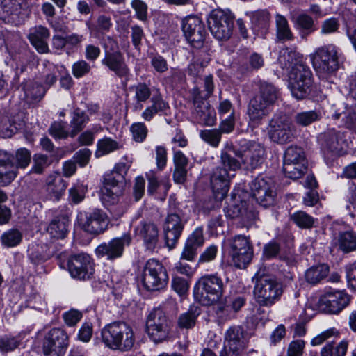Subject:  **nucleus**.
<instances>
[{
	"instance_id": "1",
	"label": "nucleus",
	"mask_w": 356,
	"mask_h": 356,
	"mask_svg": "<svg viewBox=\"0 0 356 356\" xmlns=\"http://www.w3.org/2000/svg\"><path fill=\"white\" fill-rule=\"evenodd\" d=\"M277 90L271 83L261 82L258 92L250 100L247 114L250 123L258 126L267 117L277 99Z\"/></svg>"
},
{
	"instance_id": "2",
	"label": "nucleus",
	"mask_w": 356,
	"mask_h": 356,
	"mask_svg": "<svg viewBox=\"0 0 356 356\" xmlns=\"http://www.w3.org/2000/svg\"><path fill=\"white\" fill-rule=\"evenodd\" d=\"M220 166L216 167L212 172L210 181L214 195L218 200L224 199L229 189V183L235 172L240 169L241 161L234 158L227 151L222 149L220 153Z\"/></svg>"
},
{
	"instance_id": "3",
	"label": "nucleus",
	"mask_w": 356,
	"mask_h": 356,
	"mask_svg": "<svg viewBox=\"0 0 356 356\" xmlns=\"http://www.w3.org/2000/svg\"><path fill=\"white\" fill-rule=\"evenodd\" d=\"M102 339L108 348L121 351L130 350L135 343L133 328L123 321H116L105 326L102 330Z\"/></svg>"
},
{
	"instance_id": "4",
	"label": "nucleus",
	"mask_w": 356,
	"mask_h": 356,
	"mask_svg": "<svg viewBox=\"0 0 356 356\" xmlns=\"http://www.w3.org/2000/svg\"><path fill=\"white\" fill-rule=\"evenodd\" d=\"M339 49L332 44L320 47L309 55L316 73L325 79L335 75L339 70Z\"/></svg>"
},
{
	"instance_id": "5",
	"label": "nucleus",
	"mask_w": 356,
	"mask_h": 356,
	"mask_svg": "<svg viewBox=\"0 0 356 356\" xmlns=\"http://www.w3.org/2000/svg\"><path fill=\"white\" fill-rule=\"evenodd\" d=\"M128 168L124 163H119L111 174L104 176L101 199L105 205H114L119 202L125 187L123 174Z\"/></svg>"
},
{
	"instance_id": "6",
	"label": "nucleus",
	"mask_w": 356,
	"mask_h": 356,
	"mask_svg": "<svg viewBox=\"0 0 356 356\" xmlns=\"http://www.w3.org/2000/svg\"><path fill=\"white\" fill-rule=\"evenodd\" d=\"M224 293V282L217 274L202 276L194 289L195 299L204 305L217 302Z\"/></svg>"
},
{
	"instance_id": "7",
	"label": "nucleus",
	"mask_w": 356,
	"mask_h": 356,
	"mask_svg": "<svg viewBox=\"0 0 356 356\" xmlns=\"http://www.w3.org/2000/svg\"><path fill=\"white\" fill-rule=\"evenodd\" d=\"M172 324L162 309L156 308L148 314L146 318V332L154 343H162L170 337Z\"/></svg>"
},
{
	"instance_id": "8",
	"label": "nucleus",
	"mask_w": 356,
	"mask_h": 356,
	"mask_svg": "<svg viewBox=\"0 0 356 356\" xmlns=\"http://www.w3.org/2000/svg\"><path fill=\"white\" fill-rule=\"evenodd\" d=\"M225 243L233 264L238 268H245L253 257V245L250 237L235 235Z\"/></svg>"
},
{
	"instance_id": "9",
	"label": "nucleus",
	"mask_w": 356,
	"mask_h": 356,
	"mask_svg": "<svg viewBox=\"0 0 356 356\" xmlns=\"http://www.w3.org/2000/svg\"><path fill=\"white\" fill-rule=\"evenodd\" d=\"M253 293L259 305L270 307L280 298L282 289L281 284L274 278L261 276L257 278Z\"/></svg>"
},
{
	"instance_id": "10",
	"label": "nucleus",
	"mask_w": 356,
	"mask_h": 356,
	"mask_svg": "<svg viewBox=\"0 0 356 356\" xmlns=\"http://www.w3.org/2000/svg\"><path fill=\"white\" fill-rule=\"evenodd\" d=\"M291 90L298 99L305 98L313 85L312 73L304 63L299 64L290 71Z\"/></svg>"
},
{
	"instance_id": "11",
	"label": "nucleus",
	"mask_w": 356,
	"mask_h": 356,
	"mask_svg": "<svg viewBox=\"0 0 356 356\" xmlns=\"http://www.w3.org/2000/svg\"><path fill=\"white\" fill-rule=\"evenodd\" d=\"M293 131L292 122L286 115L275 114L269 121L268 136L275 143L284 144L291 141L293 136Z\"/></svg>"
},
{
	"instance_id": "12",
	"label": "nucleus",
	"mask_w": 356,
	"mask_h": 356,
	"mask_svg": "<svg viewBox=\"0 0 356 356\" xmlns=\"http://www.w3.org/2000/svg\"><path fill=\"white\" fill-rule=\"evenodd\" d=\"M168 276L163 266L156 259L147 261L143 275V283L149 291L163 289L167 284Z\"/></svg>"
},
{
	"instance_id": "13",
	"label": "nucleus",
	"mask_w": 356,
	"mask_h": 356,
	"mask_svg": "<svg viewBox=\"0 0 356 356\" xmlns=\"http://www.w3.org/2000/svg\"><path fill=\"white\" fill-rule=\"evenodd\" d=\"M181 29L188 43L195 48H200L204 42L207 31L202 19L191 15L182 19Z\"/></svg>"
},
{
	"instance_id": "14",
	"label": "nucleus",
	"mask_w": 356,
	"mask_h": 356,
	"mask_svg": "<svg viewBox=\"0 0 356 356\" xmlns=\"http://www.w3.org/2000/svg\"><path fill=\"white\" fill-rule=\"evenodd\" d=\"M207 23L211 34L218 40H227L232 34L233 19L222 10H212Z\"/></svg>"
},
{
	"instance_id": "15",
	"label": "nucleus",
	"mask_w": 356,
	"mask_h": 356,
	"mask_svg": "<svg viewBox=\"0 0 356 356\" xmlns=\"http://www.w3.org/2000/svg\"><path fill=\"white\" fill-rule=\"evenodd\" d=\"M248 170H252L260 166L264 161L265 149L259 143L248 142L239 150H233Z\"/></svg>"
},
{
	"instance_id": "16",
	"label": "nucleus",
	"mask_w": 356,
	"mask_h": 356,
	"mask_svg": "<svg viewBox=\"0 0 356 356\" xmlns=\"http://www.w3.org/2000/svg\"><path fill=\"white\" fill-rule=\"evenodd\" d=\"M250 189L252 196L261 206L267 207L274 204L276 191L271 178L257 177L252 181Z\"/></svg>"
},
{
	"instance_id": "17",
	"label": "nucleus",
	"mask_w": 356,
	"mask_h": 356,
	"mask_svg": "<svg viewBox=\"0 0 356 356\" xmlns=\"http://www.w3.org/2000/svg\"><path fill=\"white\" fill-rule=\"evenodd\" d=\"M78 220L85 232L95 235L104 232L108 225L106 213L98 209L81 213L78 216Z\"/></svg>"
},
{
	"instance_id": "18",
	"label": "nucleus",
	"mask_w": 356,
	"mask_h": 356,
	"mask_svg": "<svg viewBox=\"0 0 356 356\" xmlns=\"http://www.w3.org/2000/svg\"><path fill=\"white\" fill-rule=\"evenodd\" d=\"M67 345L68 337L65 332L60 328H53L44 339V356H63Z\"/></svg>"
},
{
	"instance_id": "19",
	"label": "nucleus",
	"mask_w": 356,
	"mask_h": 356,
	"mask_svg": "<svg viewBox=\"0 0 356 356\" xmlns=\"http://www.w3.org/2000/svg\"><path fill=\"white\" fill-rule=\"evenodd\" d=\"M350 300V296L344 291H330L321 296L318 306L325 313L336 314L346 307Z\"/></svg>"
},
{
	"instance_id": "20",
	"label": "nucleus",
	"mask_w": 356,
	"mask_h": 356,
	"mask_svg": "<svg viewBox=\"0 0 356 356\" xmlns=\"http://www.w3.org/2000/svg\"><path fill=\"white\" fill-rule=\"evenodd\" d=\"M134 232L141 239L147 250L153 251L157 247L159 241L158 225L150 220L143 219L139 222L133 220Z\"/></svg>"
},
{
	"instance_id": "21",
	"label": "nucleus",
	"mask_w": 356,
	"mask_h": 356,
	"mask_svg": "<svg viewBox=\"0 0 356 356\" xmlns=\"http://www.w3.org/2000/svg\"><path fill=\"white\" fill-rule=\"evenodd\" d=\"M67 268L72 277L79 280L90 279L94 273L92 259L85 253L71 256L67 261Z\"/></svg>"
},
{
	"instance_id": "22",
	"label": "nucleus",
	"mask_w": 356,
	"mask_h": 356,
	"mask_svg": "<svg viewBox=\"0 0 356 356\" xmlns=\"http://www.w3.org/2000/svg\"><path fill=\"white\" fill-rule=\"evenodd\" d=\"M192 95L196 118L206 126H213L216 121L215 110L211 107L206 99L203 98L198 88L193 90Z\"/></svg>"
},
{
	"instance_id": "23",
	"label": "nucleus",
	"mask_w": 356,
	"mask_h": 356,
	"mask_svg": "<svg viewBox=\"0 0 356 356\" xmlns=\"http://www.w3.org/2000/svg\"><path fill=\"white\" fill-rule=\"evenodd\" d=\"M322 149L327 155H339L343 154L348 147L344 139V134L334 129L324 133L321 136Z\"/></svg>"
},
{
	"instance_id": "24",
	"label": "nucleus",
	"mask_w": 356,
	"mask_h": 356,
	"mask_svg": "<svg viewBox=\"0 0 356 356\" xmlns=\"http://www.w3.org/2000/svg\"><path fill=\"white\" fill-rule=\"evenodd\" d=\"M131 238L129 234H124L120 238L112 239L108 243H102L96 248V254L99 257H106L108 259H115L120 257L125 245H129Z\"/></svg>"
},
{
	"instance_id": "25",
	"label": "nucleus",
	"mask_w": 356,
	"mask_h": 356,
	"mask_svg": "<svg viewBox=\"0 0 356 356\" xmlns=\"http://www.w3.org/2000/svg\"><path fill=\"white\" fill-rule=\"evenodd\" d=\"M243 330L241 326L229 327L225 335V344L220 356H239L243 346Z\"/></svg>"
},
{
	"instance_id": "26",
	"label": "nucleus",
	"mask_w": 356,
	"mask_h": 356,
	"mask_svg": "<svg viewBox=\"0 0 356 356\" xmlns=\"http://www.w3.org/2000/svg\"><path fill=\"white\" fill-rule=\"evenodd\" d=\"M184 229V223L176 213L168 215L165 220L164 232L166 245L170 250L175 248Z\"/></svg>"
},
{
	"instance_id": "27",
	"label": "nucleus",
	"mask_w": 356,
	"mask_h": 356,
	"mask_svg": "<svg viewBox=\"0 0 356 356\" xmlns=\"http://www.w3.org/2000/svg\"><path fill=\"white\" fill-rule=\"evenodd\" d=\"M120 79L127 81L131 76L130 70L124 61L122 53L108 54L102 61Z\"/></svg>"
},
{
	"instance_id": "28",
	"label": "nucleus",
	"mask_w": 356,
	"mask_h": 356,
	"mask_svg": "<svg viewBox=\"0 0 356 356\" xmlns=\"http://www.w3.org/2000/svg\"><path fill=\"white\" fill-rule=\"evenodd\" d=\"M50 37L49 29L42 25L35 26L29 31L28 38L31 44L40 54H47L49 48L47 40Z\"/></svg>"
},
{
	"instance_id": "29",
	"label": "nucleus",
	"mask_w": 356,
	"mask_h": 356,
	"mask_svg": "<svg viewBox=\"0 0 356 356\" xmlns=\"http://www.w3.org/2000/svg\"><path fill=\"white\" fill-rule=\"evenodd\" d=\"M13 159L11 154L0 150V185L9 184L16 177L17 172Z\"/></svg>"
},
{
	"instance_id": "30",
	"label": "nucleus",
	"mask_w": 356,
	"mask_h": 356,
	"mask_svg": "<svg viewBox=\"0 0 356 356\" xmlns=\"http://www.w3.org/2000/svg\"><path fill=\"white\" fill-rule=\"evenodd\" d=\"M277 61L282 69L290 71L303 63L302 56L294 48L289 47H284L280 51Z\"/></svg>"
},
{
	"instance_id": "31",
	"label": "nucleus",
	"mask_w": 356,
	"mask_h": 356,
	"mask_svg": "<svg viewBox=\"0 0 356 356\" xmlns=\"http://www.w3.org/2000/svg\"><path fill=\"white\" fill-rule=\"evenodd\" d=\"M168 108V102L163 100L160 94L154 95L151 98V105L146 107L141 117L145 121H150L157 113L165 112Z\"/></svg>"
},
{
	"instance_id": "32",
	"label": "nucleus",
	"mask_w": 356,
	"mask_h": 356,
	"mask_svg": "<svg viewBox=\"0 0 356 356\" xmlns=\"http://www.w3.org/2000/svg\"><path fill=\"white\" fill-rule=\"evenodd\" d=\"M245 303V299L244 298L236 297L228 301L225 305L219 306L216 313L222 321H226L233 316L232 312L234 313L238 312L244 306Z\"/></svg>"
},
{
	"instance_id": "33",
	"label": "nucleus",
	"mask_w": 356,
	"mask_h": 356,
	"mask_svg": "<svg viewBox=\"0 0 356 356\" xmlns=\"http://www.w3.org/2000/svg\"><path fill=\"white\" fill-rule=\"evenodd\" d=\"M47 190L58 199L67 188L66 181L57 172L50 174L46 180Z\"/></svg>"
},
{
	"instance_id": "34",
	"label": "nucleus",
	"mask_w": 356,
	"mask_h": 356,
	"mask_svg": "<svg viewBox=\"0 0 356 356\" xmlns=\"http://www.w3.org/2000/svg\"><path fill=\"white\" fill-rule=\"evenodd\" d=\"M122 145L118 141L109 137H104L97 143V149L95 155L97 158L107 155L114 151L121 149Z\"/></svg>"
},
{
	"instance_id": "35",
	"label": "nucleus",
	"mask_w": 356,
	"mask_h": 356,
	"mask_svg": "<svg viewBox=\"0 0 356 356\" xmlns=\"http://www.w3.org/2000/svg\"><path fill=\"white\" fill-rule=\"evenodd\" d=\"M233 218H238L242 227L248 229L251 227L257 218V213L252 210H247L245 208H239L238 206L234 207Z\"/></svg>"
},
{
	"instance_id": "36",
	"label": "nucleus",
	"mask_w": 356,
	"mask_h": 356,
	"mask_svg": "<svg viewBox=\"0 0 356 356\" xmlns=\"http://www.w3.org/2000/svg\"><path fill=\"white\" fill-rule=\"evenodd\" d=\"M67 220L63 218H56L51 220L47 227V233L55 239L63 238L67 234Z\"/></svg>"
},
{
	"instance_id": "37",
	"label": "nucleus",
	"mask_w": 356,
	"mask_h": 356,
	"mask_svg": "<svg viewBox=\"0 0 356 356\" xmlns=\"http://www.w3.org/2000/svg\"><path fill=\"white\" fill-rule=\"evenodd\" d=\"M89 120L87 114L79 108L74 111L70 121V137H74L78 133L83 129L86 124Z\"/></svg>"
},
{
	"instance_id": "38",
	"label": "nucleus",
	"mask_w": 356,
	"mask_h": 356,
	"mask_svg": "<svg viewBox=\"0 0 356 356\" xmlns=\"http://www.w3.org/2000/svg\"><path fill=\"white\" fill-rule=\"evenodd\" d=\"M276 35L279 40H291L293 35L289 28L288 22L285 17L277 14L275 15Z\"/></svg>"
},
{
	"instance_id": "39",
	"label": "nucleus",
	"mask_w": 356,
	"mask_h": 356,
	"mask_svg": "<svg viewBox=\"0 0 356 356\" xmlns=\"http://www.w3.org/2000/svg\"><path fill=\"white\" fill-rule=\"evenodd\" d=\"M23 234L17 229H10L2 234L0 238L1 245L5 248H13L19 245L22 241Z\"/></svg>"
},
{
	"instance_id": "40",
	"label": "nucleus",
	"mask_w": 356,
	"mask_h": 356,
	"mask_svg": "<svg viewBox=\"0 0 356 356\" xmlns=\"http://www.w3.org/2000/svg\"><path fill=\"white\" fill-rule=\"evenodd\" d=\"M329 267L325 264L312 266L305 273L306 280L311 284H316L324 279L328 274Z\"/></svg>"
},
{
	"instance_id": "41",
	"label": "nucleus",
	"mask_w": 356,
	"mask_h": 356,
	"mask_svg": "<svg viewBox=\"0 0 356 356\" xmlns=\"http://www.w3.org/2000/svg\"><path fill=\"white\" fill-rule=\"evenodd\" d=\"M291 220L301 229H311L314 227L316 219L303 211H298L290 216Z\"/></svg>"
},
{
	"instance_id": "42",
	"label": "nucleus",
	"mask_w": 356,
	"mask_h": 356,
	"mask_svg": "<svg viewBox=\"0 0 356 356\" xmlns=\"http://www.w3.org/2000/svg\"><path fill=\"white\" fill-rule=\"evenodd\" d=\"M302 163L306 165L304 151L296 146L289 147L284 154V163Z\"/></svg>"
},
{
	"instance_id": "43",
	"label": "nucleus",
	"mask_w": 356,
	"mask_h": 356,
	"mask_svg": "<svg viewBox=\"0 0 356 356\" xmlns=\"http://www.w3.org/2000/svg\"><path fill=\"white\" fill-rule=\"evenodd\" d=\"M321 115L317 111H308L298 113L295 117V122L301 127H307L320 120Z\"/></svg>"
},
{
	"instance_id": "44",
	"label": "nucleus",
	"mask_w": 356,
	"mask_h": 356,
	"mask_svg": "<svg viewBox=\"0 0 356 356\" xmlns=\"http://www.w3.org/2000/svg\"><path fill=\"white\" fill-rule=\"evenodd\" d=\"M200 138L212 147H218L221 141V131L218 129H204L200 132Z\"/></svg>"
},
{
	"instance_id": "45",
	"label": "nucleus",
	"mask_w": 356,
	"mask_h": 356,
	"mask_svg": "<svg viewBox=\"0 0 356 356\" xmlns=\"http://www.w3.org/2000/svg\"><path fill=\"white\" fill-rule=\"evenodd\" d=\"M24 99L28 103L40 99L43 95V90L41 86L35 83H26L24 87Z\"/></svg>"
},
{
	"instance_id": "46",
	"label": "nucleus",
	"mask_w": 356,
	"mask_h": 356,
	"mask_svg": "<svg viewBox=\"0 0 356 356\" xmlns=\"http://www.w3.org/2000/svg\"><path fill=\"white\" fill-rule=\"evenodd\" d=\"M134 98L138 102L135 106L134 110H141L143 106L140 103L146 102L151 96L150 88L145 83H138L134 87Z\"/></svg>"
},
{
	"instance_id": "47",
	"label": "nucleus",
	"mask_w": 356,
	"mask_h": 356,
	"mask_svg": "<svg viewBox=\"0 0 356 356\" xmlns=\"http://www.w3.org/2000/svg\"><path fill=\"white\" fill-rule=\"evenodd\" d=\"M340 248L345 252L356 250V234L346 232L341 234L339 239Z\"/></svg>"
},
{
	"instance_id": "48",
	"label": "nucleus",
	"mask_w": 356,
	"mask_h": 356,
	"mask_svg": "<svg viewBox=\"0 0 356 356\" xmlns=\"http://www.w3.org/2000/svg\"><path fill=\"white\" fill-rule=\"evenodd\" d=\"M307 166L302 163H284L283 172L285 175L293 179H298L305 172Z\"/></svg>"
},
{
	"instance_id": "49",
	"label": "nucleus",
	"mask_w": 356,
	"mask_h": 356,
	"mask_svg": "<svg viewBox=\"0 0 356 356\" xmlns=\"http://www.w3.org/2000/svg\"><path fill=\"white\" fill-rule=\"evenodd\" d=\"M199 315L197 309H189L181 314L178 318V326L180 328L190 329L194 327Z\"/></svg>"
},
{
	"instance_id": "50",
	"label": "nucleus",
	"mask_w": 356,
	"mask_h": 356,
	"mask_svg": "<svg viewBox=\"0 0 356 356\" xmlns=\"http://www.w3.org/2000/svg\"><path fill=\"white\" fill-rule=\"evenodd\" d=\"M87 191V186L82 183L75 184L70 190V198L74 204H78L83 200Z\"/></svg>"
},
{
	"instance_id": "51",
	"label": "nucleus",
	"mask_w": 356,
	"mask_h": 356,
	"mask_svg": "<svg viewBox=\"0 0 356 356\" xmlns=\"http://www.w3.org/2000/svg\"><path fill=\"white\" fill-rule=\"evenodd\" d=\"M131 6L136 13V18L142 22L147 19V5L142 0H132Z\"/></svg>"
},
{
	"instance_id": "52",
	"label": "nucleus",
	"mask_w": 356,
	"mask_h": 356,
	"mask_svg": "<svg viewBox=\"0 0 356 356\" xmlns=\"http://www.w3.org/2000/svg\"><path fill=\"white\" fill-rule=\"evenodd\" d=\"M20 344V341L14 337L3 336L0 338V350L3 353L13 351Z\"/></svg>"
},
{
	"instance_id": "53",
	"label": "nucleus",
	"mask_w": 356,
	"mask_h": 356,
	"mask_svg": "<svg viewBox=\"0 0 356 356\" xmlns=\"http://www.w3.org/2000/svg\"><path fill=\"white\" fill-rule=\"evenodd\" d=\"M130 131L134 140L138 143L143 142L147 134V129L143 122L134 123L130 127Z\"/></svg>"
},
{
	"instance_id": "54",
	"label": "nucleus",
	"mask_w": 356,
	"mask_h": 356,
	"mask_svg": "<svg viewBox=\"0 0 356 356\" xmlns=\"http://www.w3.org/2000/svg\"><path fill=\"white\" fill-rule=\"evenodd\" d=\"M33 162L31 171L37 174L42 173L51 163L48 156L43 154H35L33 157Z\"/></svg>"
},
{
	"instance_id": "55",
	"label": "nucleus",
	"mask_w": 356,
	"mask_h": 356,
	"mask_svg": "<svg viewBox=\"0 0 356 356\" xmlns=\"http://www.w3.org/2000/svg\"><path fill=\"white\" fill-rule=\"evenodd\" d=\"M49 132L55 138H66L70 136V131L65 129V124L62 122H54L49 127Z\"/></svg>"
},
{
	"instance_id": "56",
	"label": "nucleus",
	"mask_w": 356,
	"mask_h": 356,
	"mask_svg": "<svg viewBox=\"0 0 356 356\" xmlns=\"http://www.w3.org/2000/svg\"><path fill=\"white\" fill-rule=\"evenodd\" d=\"M186 243L197 249L202 246L204 243L203 229L202 227L196 228L193 233L189 235Z\"/></svg>"
},
{
	"instance_id": "57",
	"label": "nucleus",
	"mask_w": 356,
	"mask_h": 356,
	"mask_svg": "<svg viewBox=\"0 0 356 356\" xmlns=\"http://www.w3.org/2000/svg\"><path fill=\"white\" fill-rule=\"evenodd\" d=\"M296 23L302 29L307 31V33H312L314 29V20L312 17L306 14L299 15L296 19Z\"/></svg>"
},
{
	"instance_id": "58",
	"label": "nucleus",
	"mask_w": 356,
	"mask_h": 356,
	"mask_svg": "<svg viewBox=\"0 0 356 356\" xmlns=\"http://www.w3.org/2000/svg\"><path fill=\"white\" fill-rule=\"evenodd\" d=\"M90 69V65L83 60L75 62L72 67V74L76 78H81L88 74Z\"/></svg>"
},
{
	"instance_id": "59",
	"label": "nucleus",
	"mask_w": 356,
	"mask_h": 356,
	"mask_svg": "<svg viewBox=\"0 0 356 356\" xmlns=\"http://www.w3.org/2000/svg\"><path fill=\"white\" fill-rule=\"evenodd\" d=\"M15 159L17 168H25L31 161V153L26 148H20L16 152Z\"/></svg>"
},
{
	"instance_id": "60",
	"label": "nucleus",
	"mask_w": 356,
	"mask_h": 356,
	"mask_svg": "<svg viewBox=\"0 0 356 356\" xmlns=\"http://www.w3.org/2000/svg\"><path fill=\"white\" fill-rule=\"evenodd\" d=\"M218 253V247L215 245H211L207 247L200 255L198 264L209 263L213 261Z\"/></svg>"
},
{
	"instance_id": "61",
	"label": "nucleus",
	"mask_w": 356,
	"mask_h": 356,
	"mask_svg": "<svg viewBox=\"0 0 356 356\" xmlns=\"http://www.w3.org/2000/svg\"><path fill=\"white\" fill-rule=\"evenodd\" d=\"M17 130V127L15 124L11 123L7 118H4L0 123V134L3 138L11 137Z\"/></svg>"
},
{
	"instance_id": "62",
	"label": "nucleus",
	"mask_w": 356,
	"mask_h": 356,
	"mask_svg": "<svg viewBox=\"0 0 356 356\" xmlns=\"http://www.w3.org/2000/svg\"><path fill=\"white\" fill-rule=\"evenodd\" d=\"M172 287L178 294L183 295L187 292L189 285L186 279L175 276L172 280Z\"/></svg>"
},
{
	"instance_id": "63",
	"label": "nucleus",
	"mask_w": 356,
	"mask_h": 356,
	"mask_svg": "<svg viewBox=\"0 0 356 356\" xmlns=\"http://www.w3.org/2000/svg\"><path fill=\"white\" fill-rule=\"evenodd\" d=\"M186 260L181 259L175 264L174 270L177 273H179L184 275L188 277H191L194 274V268H192L188 264H187Z\"/></svg>"
},
{
	"instance_id": "64",
	"label": "nucleus",
	"mask_w": 356,
	"mask_h": 356,
	"mask_svg": "<svg viewBox=\"0 0 356 356\" xmlns=\"http://www.w3.org/2000/svg\"><path fill=\"white\" fill-rule=\"evenodd\" d=\"M305 344L303 340L293 341L289 346L287 356H302Z\"/></svg>"
}]
</instances>
